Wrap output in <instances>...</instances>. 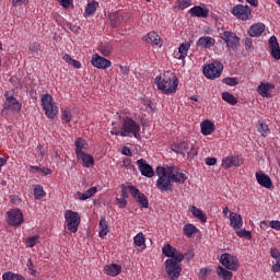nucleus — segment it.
I'll return each instance as SVG.
<instances>
[{"label": "nucleus", "instance_id": "nucleus-1", "mask_svg": "<svg viewBox=\"0 0 280 280\" xmlns=\"http://www.w3.org/2000/svg\"><path fill=\"white\" fill-rule=\"evenodd\" d=\"M154 83L156 84L159 91H162V93H165V95L176 93L178 90V78L173 72H167L163 75L156 77L154 79Z\"/></svg>", "mask_w": 280, "mask_h": 280}, {"label": "nucleus", "instance_id": "nucleus-2", "mask_svg": "<svg viewBox=\"0 0 280 280\" xmlns=\"http://www.w3.org/2000/svg\"><path fill=\"white\" fill-rule=\"evenodd\" d=\"M120 130H122L124 137H135V139H141V125L135 121L132 117H120Z\"/></svg>", "mask_w": 280, "mask_h": 280}, {"label": "nucleus", "instance_id": "nucleus-3", "mask_svg": "<svg viewBox=\"0 0 280 280\" xmlns=\"http://www.w3.org/2000/svg\"><path fill=\"white\" fill-rule=\"evenodd\" d=\"M42 106L48 119H56L58 117L59 108L51 94H45L42 96Z\"/></svg>", "mask_w": 280, "mask_h": 280}, {"label": "nucleus", "instance_id": "nucleus-4", "mask_svg": "<svg viewBox=\"0 0 280 280\" xmlns=\"http://www.w3.org/2000/svg\"><path fill=\"white\" fill-rule=\"evenodd\" d=\"M156 176L159 177L156 180L158 189H160V191H171L172 177L167 174V168L158 166Z\"/></svg>", "mask_w": 280, "mask_h": 280}, {"label": "nucleus", "instance_id": "nucleus-5", "mask_svg": "<svg viewBox=\"0 0 280 280\" xmlns=\"http://www.w3.org/2000/svg\"><path fill=\"white\" fill-rule=\"evenodd\" d=\"M4 103H3V109L2 113H12L15 115L16 113H21V108H23V105L16 97H14L13 94L10 92L4 93Z\"/></svg>", "mask_w": 280, "mask_h": 280}, {"label": "nucleus", "instance_id": "nucleus-6", "mask_svg": "<svg viewBox=\"0 0 280 280\" xmlns=\"http://www.w3.org/2000/svg\"><path fill=\"white\" fill-rule=\"evenodd\" d=\"M171 150L176 154H182V156L187 154L188 159L190 160L198 156V149H196V147L192 144L189 145L187 142L174 143L171 145Z\"/></svg>", "mask_w": 280, "mask_h": 280}, {"label": "nucleus", "instance_id": "nucleus-7", "mask_svg": "<svg viewBox=\"0 0 280 280\" xmlns=\"http://www.w3.org/2000/svg\"><path fill=\"white\" fill-rule=\"evenodd\" d=\"M65 220L67 222V229L71 233H78L80 228V214L72 210H66Z\"/></svg>", "mask_w": 280, "mask_h": 280}, {"label": "nucleus", "instance_id": "nucleus-8", "mask_svg": "<svg viewBox=\"0 0 280 280\" xmlns=\"http://www.w3.org/2000/svg\"><path fill=\"white\" fill-rule=\"evenodd\" d=\"M224 69V66L220 61H214L212 63L207 65L203 68V74L209 80H215V78H220L222 75V71Z\"/></svg>", "mask_w": 280, "mask_h": 280}, {"label": "nucleus", "instance_id": "nucleus-9", "mask_svg": "<svg viewBox=\"0 0 280 280\" xmlns=\"http://www.w3.org/2000/svg\"><path fill=\"white\" fill-rule=\"evenodd\" d=\"M166 172L172 183H177L178 185H185L187 180V175L185 174L184 170H180L178 166H167Z\"/></svg>", "mask_w": 280, "mask_h": 280}, {"label": "nucleus", "instance_id": "nucleus-10", "mask_svg": "<svg viewBox=\"0 0 280 280\" xmlns=\"http://www.w3.org/2000/svg\"><path fill=\"white\" fill-rule=\"evenodd\" d=\"M108 19L112 27H119L122 23L130 21V12L115 11L108 14Z\"/></svg>", "mask_w": 280, "mask_h": 280}, {"label": "nucleus", "instance_id": "nucleus-11", "mask_svg": "<svg viewBox=\"0 0 280 280\" xmlns=\"http://www.w3.org/2000/svg\"><path fill=\"white\" fill-rule=\"evenodd\" d=\"M221 39L225 43L229 49L235 51L240 47V37L232 31H225L221 35Z\"/></svg>", "mask_w": 280, "mask_h": 280}, {"label": "nucleus", "instance_id": "nucleus-12", "mask_svg": "<svg viewBox=\"0 0 280 280\" xmlns=\"http://www.w3.org/2000/svg\"><path fill=\"white\" fill-rule=\"evenodd\" d=\"M7 222L10 226H21L23 224V212L19 208L7 212Z\"/></svg>", "mask_w": 280, "mask_h": 280}, {"label": "nucleus", "instance_id": "nucleus-13", "mask_svg": "<svg viewBox=\"0 0 280 280\" xmlns=\"http://www.w3.org/2000/svg\"><path fill=\"white\" fill-rule=\"evenodd\" d=\"M128 189H129V194L132 196V198H135L138 205L142 209H148V207L150 206V201H148V197H145V195L135 186L129 185Z\"/></svg>", "mask_w": 280, "mask_h": 280}, {"label": "nucleus", "instance_id": "nucleus-14", "mask_svg": "<svg viewBox=\"0 0 280 280\" xmlns=\"http://www.w3.org/2000/svg\"><path fill=\"white\" fill-rule=\"evenodd\" d=\"M165 270L171 280H178V277H180V272H183L180 264L167 259L165 260Z\"/></svg>", "mask_w": 280, "mask_h": 280}, {"label": "nucleus", "instance_id": "nucleus-15", "mask_svg": "<svg viewBox=\"0 0 280 280\" xmlns=\"http://www.w3.org/2000/svg\"><path fill=\"white\" fill-rule=\"evenodd\" d=\"M250 7L244 4H236L232 9V14L240 21H248L250 19Z\"/></svg>", "mask_w": 280, "mask_h": 280}, {"label": "nucleus", "instance_id": "nucleus-16", "mask_svg": "<svg viewBox=\"0 0 280 280\" xmlns=\"http://www.w3.org/2000/svg\"><path fill=\"white\" fill-rule=\"evenodd\" d=\"M220 262L224 268H228V270H237V268H240V260L231 254H222Z\"/></svg>", "mask_w": 280, "mask_h": 280}, {"label": "nucleus", "instance_id": "nucleus-17", "mask_svg": "<svg viewBox=\"0 0 280 280\" xmlns=\"http://www.w3.org/2000/svg\"><path fill=\"white\" fill-rule=\"evenodd\" d=\"M92 67L96 69H108L112 67L113 62L110 60L100 56V54H94L91 59Z\"/></svg>", "mask_w": 280, "mask_h": 280}, {"label": "nucleus", "instance_id": "nucleus-18", "mask_svg": "<svg viewBox=\"0 0 280 280\" xmlns=\"http://www.w3.org/2000/svg\"><path fill=\"white\" fill-rule=\"evenodd\" d=\"M138 170L142 176L147 178H152L154 176V168L143 159L137 161Z\"/></svg>", "mask_w": 280, "mask_h": 280}, {"label": "nucleus", "instance_id": "nucleus-19", "mask_svg": "<svg viewBox=\"0 0 280 280\" xmlns=\"http://www.w3.org/2000/svg\"><path fill=\"white\" fill-rule=\"evenodd\" d=\"M188 13L197 19H207L209 16V9L206 4L195 5L189 9Z\"/></svg>", "mask_w": 280, "mask_h": 280}, {"label": "nucleus", "instance_id": "nucleus-20", "mask_svg": "<svg viewBox=\"0 0 280 280\" xmlns=\"http://www.w3.org/2000/svg\"><path fill=\"white\" fill-rule=\"evenodd\" d=\"M240 165H242V160L240 156L229 155L222 160V167H224V170H231V167H240Z\"/></svg>", "mask_w": 280, "mask_h": 280}, {"label": "nucleus", "instance_id": "nucleus-21", "mask_svg": "<svg viewBox=\"0 0 280 280\" xmlns=\"http://www.w3.org/2000/svg\"><path fill=\"white\" fill-rule=\"evenodd\" d=\"M192 40L182 43L178 47V52L175 55L177 60H185L187 55L189 54V49H191Z\"/></svg>", "mask_w": 280, "mask_h": 280}, {"label": "nucleus", "instance_id": "nucleus-22", "mask_svg": "<svg viewBox=\"0 0 280 280\" xmlns=\"http://www.w3.org/2000/svg\"><path fill=\"white\" fill-rule=\"evenodd\" d=\"M256 180L265 189H271L272 187V179L266 173L256 172Z\"/></svg>", "mask_w": 280, "mask_h": 280}, {"label": "nucleus", "instance_id": "nucleus-23", "mask_svg": "<svg viewBox=\"0 0 280 280\" xmlns=\"http://www.w3.org/2000/svg\"><path fill=\"white\" fill-rule=\"evenodd\" d=\"M266 32V25L264 23L253 24L248 30V36L252 38H259Z\"/></svg>", "mask_w": 280, "mask_h": 280}, {"label": "nucleus", "instance_id": "nucleus-24", "mask_svg": "<svg viewBox=\"0 0 280 280\" xmlns=\"http://www.w3.org/2000/svg\"><path fill=\"white\" fill-rule=\"evenodd\" d=\"M269 49L271 51L272 58L280 60V47L279 42L277 40V36H271L269 38Z\"/></svg>", "mask_w": 280, "mask_h": 280}, {"label": "nucleus", "instance_id": "nucleus-25", "mask_svg": "<svg viewBox=\"0 0 280 280\" xmlns=\"http://www.w3.org/2000/svg\"><path fill=\"white\" fill-rule=\"evenodd\" d=\"M215 45V38L211 36H202L197 40V47H201V49H211Z\"/></svg>", "mask_w": 280, "mask_h": 280}, {"label": "nucleus", "instance_id": "nucleus-26", "mask_svg": "<svg viewBox=\"0 0 280 280\" xmlns=\"http://www.w3.org/2000/svg\"><path fill=\"white\" fill-rule=\"evenodd\" d=\"M200 128H201V133L203 135V137H209V135H213V132L215 130V124H213V121H211V120H203L200 124Z\"/></svg>", "mask_w": 280, "mask_h": 280}, {"label": "nucleus", "instance_id": "nucleus-27", "mask_svg": "<svg viewBox=\"0 0 280 280\" xmlns=\"http://www.w3.org/2000/svg\"><path fill=\"white\" fill-rule=\"evenodd\" d=\"M230 226H232V229H241L242 226H244V219H242V215L235 212H231Z\"/></svg>", "mask_w": 280, "mask_h": 280}, {"label": "nucleus", "instance_id": "nucleus-28", "mask_svg": "<svg viewBox=\"0 0 280 280\" xmlns=\"http://www.w3.org/2000/svg\"><path fill=\"white\" fill-rule=\"evenodd\" d=\"M104 272L109 277H117V275L121 273V266L117 264L106 265L104 267Z\"/></svg>", "mask_w": 280, "mask_h": 280}, {"label": "nucleus", "instance_id": "nucleus-29", "mask_svg": "<svg viewBox=\"0 0 280 280\" xmlns=\"http://www.w3.org/2000/svg\"><path fill=\"white\" fill-rule=\"evenodd\" d=\"M256 128L257 132H259L261 137H268L270 135V127H268V122L264 119L257 121Z\"/></svg>", "mask_w": 280, "mask_h": 280}, {"label": "nucleus", "instance_id": "nucleus-30", "mask_svg": "<svg viewBox=\"0 0 280 280\" xmlns=\"http://www.w3.org/2000/svg\"><path fill=\"white\" fill-rule=\"evenodd\" d=\"M144 43H149L150 45H161V36L156 34V32H150L143 37Z\"/></svg>", "mask_w": 280, "mask_h": 280}, {"label": "nucleus", "instance_id": "nucleus-31", "mask_svg": "<svg viewBox=\"0 0 280 280\" xmlns=\"http://www.w3.org/2000/svg\"><path fill=\"white\" fill-rule=\"evenodd\" d=\"M189 211L190 213H192L194 218L200 220L203 224L205 222H207V214H205V212L200 208L196 206H190Z\"/></svg>", "mask_w": 280, "mask_h": 280}, {"label": "nucleus", "instance_id": "nucleus-32", "mask_svg": "<svg viewBox=\"0 0 280 280\" xmlns=\"http://www.w3.org/2000/svg\"><path fill=\"white\" fill-rule=\"evenodd\" d=\"M77 159H79V161H82L83 167H91L92 165H95V160L91 154L81 153L77 155Z\"/></svg>", "mask_w": 280, "mask_h": 280}, {"label": "nucleus", "instance_id": "nucleus-33", "mask_svg": "<svg viewBox=\"0 0 280 280\" xmlns=\"http://www.w3.org/2000/svg\"><path fill=\"white\" fill-rule=\"evenodd\" d=\"M75 145V154L77 156L80 154H84L83 150H88L89 144L86 143V140L82 139V138H78L74 142Z\"/></svg>", "mask_w": 280, "mask_h": 280}, {"label": "nucleus", "instance_id": "nucleus-34", "mask_svg": "<svg viewBox=\"0 0 280 280\" xmlns=\"http://www.w3.org/2000/svg\"><path fill=\"white\" fill-rule=\"evenodd\" d=\"M98 229H101L98 232L100 237H106V235H108L110 230L108 229V221H106V218H101Z\"/></svg>", "mask_w": 280, "mask_h": 280}, {"label": "nucleus", "instance_id": "nucleus-35", "mask_svg": "<svg viewBox=\"0 0 280 280\" xmlns=\"http://www.w3.org/2000/svg\"><path fill=\"white\" fill-rule=\"evenodd\" d=\"M270 89H275V85H272L271 83H261L257 91L259 93V95H261V97H270Z\"/></svg>", "mask_w": 280, "mask_h": 280}, {"label": "nucleus", "instance_id": "nucleus-36", "mask_svg": "<svg viewBox=\"0 0 280 280\" xmlns=\"http://www.w3.org/2000/svg\"><path fill=\"white\" fill-rule=\"evenodd\" d=\"M189 7H191V0H177L174 3L173 9L180 12L183 10H187V8H189Z\"/></svg>", "mask_w": 280, "mask_h": 280}, {"label": "nucleus", "instance_id": "nucleus-37", "mask_svg": "<svg viewBox=\"0 0 280 280\" xmlns=\"http://www.w3.org/2000/svg\"><path fill=\"white\" fill-rule=\"evenodd\" d=\"M183 231L186 237H192L195 233H198V228L191 223H187L184 225Z\"/></svg>", "mask_w": 280, "mask_h": 280}, {"label": "nucleus", "instance_id": "nucleus-38", "mask_svg": "<svg viewBox=\"0 0 280 280\" xmlns=\"http://www.w3.org/2000/svg\"><path fill=\"white\" fill-rule=\"evenodd\" d=\"M217 275L218 277H221L223 280H231L233 279V272L224 269V267H218L217 268Z\"/></svg>", "mask_w": 280, "mask_h": 280}, {"label": "nucleus", "instance_id": "nucleus-39", "mask_svg": "<svg viewBox=\"0 0 280 280\" xmlns=\"http://www.w3.org/2000/svg\"><path fill=\"white\" fill-rule=\"evenodd\" d=\"M45 196H47V192L45 191L43 186L42 185H35L34 186V198H35V200H43V198H45Z\"/></svg>", "mask_w": 280, "mask_h": 280}, {"label": "nucleus", "instance_id": "nucleus-40", "mask_svg": "<svg viewBox=\"0 0 280 280\" xmlns=\"http://www.w3.org/2000/svg\"><path fill=\"white\" fill-rule=\"evenodd\" d=\"M97 8H100V2L97 1H92L86 5L85 9V14L88 16H93L95 14V12H97Z\"/></svg>", "mask_w": 280, "mask_h": 280}, {"label": "nucleus", "instance_id": "nucleus-41", "mask_svg": "<svg viewBox=\"0 0 280 280\" xmlns=\"http://www.w3.org/2000/svg\"><path fill=\"white\" fill-rule=\"evenodd\" d=\"M2 280H25V277H23V275L20 273L7 271L2 275Z\"/></svg>", "mask_w": 280, "mask_h": 280}, {"label": "nucleus", "instance_id": "nucleus-42", "mask_svg": "<svg viewBox=\"0 0 280 280\" xmlns=\"http://www.w3.org/2000/svg\"><path fill=\"white\" fill-rule=\"evenodd\" d=\"M221 97L224 102H226L228 104H231V106H235V104H237V97H235L233 94H231L230 92H223L221 94Z\"/></svg>", "mask_w": 280, "mask_h": 280}, {"label": "nucleus", "instance_id": "nucleus-43", "mask_svg": "<svg viewBox=\"0 0 280 280\" xmlns=\"http://www.w3.org/2000/svg\"><path fill=\"white\" fill-rule=\"evenodd\" d=\"M98 51L102 54V56L108 57V56H110V54H113V45L101 44L98 46Z\"/></svg>", "mask_w": 280, "mask_h": 280}, {"label": "nucleus", "instance_id": "nucleus-44", "mask_svg": "<svg viewBox=\"0 0 280 280\" xmlns=\"http://www.w3.org/2000/svg\"><path fill=\"white\" fill-rule=\"evenodd\" d=\"M39 242H40V236L34 235L26 238L25 245L27 246V248H34V246Z\"/></svg>", "mask_w": 280, "mask_h": 280}, {"label": "nucleus", "instance_id": "nucleus-45", "mask_svg": "<svg viewBox=\"0 0 280 280\" xmlns=\"http://www.w3.org/2000/svg\"><path fill=\"white\" fill-rule=\"evenodd\" d=\"M71 110L69 108L61 109L62 124H69L72 119Z\"/></svg>", "mask_w": 280, "mask_h": 280}, {"label": "nucleus", "instance_id": "nucleus-46", "mask_svg": "<svg viewBox=\"0 0 280 280\" xmlns=\"http://www.w3.org/2000/svg\"><path fill=\"white\" fill-rule=\"evenodd\" d=\"M162 253L163 255H165V257H174V254L176 253V248L172 247V245L166 244L163 248H162Z\"/></svg>", "mask_w": 280, "mask_h": 280}, {"label": "nucleus", "instance_id": "nucleus-47", "mask_svg": "<svg viewBox=\"0 0 280 280\" xmlns=\"http://www.w3.org/2000/svg\"><path fill=\"white\" fill-rule=\"evenodd\" d=\"M133 244L138 247H141L143 246V244H145V236L143 235V233L140 232L133 237Z\"/></svg>", "mask_w": 280, "mask_h": 280}, {"label": "nucleus", "instance_id": "nucleus-48", "mask_svg": "<svg viewBox=\"0 0 280 280\" xmlns=\"http://www.w3.org/2000/svg\"><path fill=\"white\" fill-rule=\"evenodd\" d=\"M183 259H185V255H183L182 253L178 252V249H176L175 254L173 255L172 258L168 259V261H173L175 264H180V261H183Z\"/></svg>", "mask_w": 280, "mask_h": 280}, {"label": "nucleus", "instance_id": "nucleus-49", "mask_svg": "<svg viewBox=\"0 0 280 280\" xmlns=\"http://www.w3.org/2000/svg\"><path fill=\"white\" fill-rule=\"evenodd\" d=\"M237 237H245V240H252L253 234L248 230H238L236 231Z\"/></svg>", "mask_w": 280, "mask_h": 280}, {"label": "nucleus", "instance_id": "nucleus-50", "mask_svg": "<svg viewBox=\"0 0 280 280\" xmlns=\"http://www.w3.org/2000/svg\"><path fill=\"white\" fill-rule=\"evenodd\" d=\"M223 84H226L228 86H237L240 82L237 81V78L228 77L223 79Z\"/></svg>", "mask_w": 280, "mask_h": 280}, {"label": "nucleus", "instance_id": "nucleus-51", "mask_svg": "<svg viewBox=\"0 0 280 280\" xmlns=\"http://www.w3.org/2000/svg\"><path fill=\"white\" fill-rule=\"evenodd\" d=\"M58 1H59V4L62 5L66 10H69V8L73 5L72 0H58Z\"/></svg>", "mask_w": 280, "mask_h": 280}, {"label": "nucleus", "instance_id": "nucleus-52", "mask_svg": "<svg viewBox=\"0 0 280 280\" xmlns=\"http://www.w3.org/2000/svg\"><path fill=\"white\" fill-rule=\"evenodd\" d=\"M245 49H246V51L253 50V38H250V37L245 38Z\"/></svg>", "mask_w": 280, "mask_h": 280}, {"label": "nucleus", "instance_id": "nucleus-53", "mask_svg": "<svg viewBox=\"0 0 280 280\" xmlns=\"http://www.w3.org/2000/svg\"><path fill=\"white\" fill-rule=\"evenodd\" d=\"M270 229H273L275 231H280V221L279 220H272L269 222Z\"/></svg>", "mask_w": 280, "mask_h": 280}, {"label": "nucleus", "instance_id": "nucleus-54", "mask_svg": "<svg viewBox=\"0 0 280 280\" xmlns=\"http://www.w3.org/2000/svg\"><path fill=\"white\" fill-rule=\"evenodd\" d=\"M119 69L122 73V78H128V73H130V67L120 65Z\"/></svg>", "mask_w": 280, "mask_h": 280}, {"label": "nucleus", "instance_id": "nucleus-55", "mask_svg": "<svg viewBox=\"0 0 280 280\" xmlns=\"http://www.w3.org/2000/svg\"><path fill=\"white\" fill-rule=\"evenodd\" d=\"M270 255L273 259H276V261H280V253H279V249L277 248H272L270 250Z\"/></svg>", "mask_w": 280, "mask_h": 280}, {"label": "nucleus", "instance_id": "nucleus-56", "mask_svg": "<svg viewBox=\"0 0 280 280\" xmlns=\"http://www.w3.org/2000/svg\"><path fill=\"white\" fill-rule=\"evenodd\" d=\"M117 205L119 207V209H126V207L128 206V201L124 198L121 199H117Z\"/></svg>", "mask_w": 280, "mask_h": 280}, {"label": "nucleus", "instance_id": "nucleus-57", "mask_svg": "<svg viewBox=\"0 0 280 280\" xmlns=\"http://www.w3.org/2000/svg\"><path fill=\"white\" fill-rule=\"evenodd\" d=\"M110 135H114L115 137H124V131L122 129L118 130L117 127H114L110 130Z\"/></svg>", "mask_w": 280, "mask_h": 280}, {"label": "nucleus", "instance_id": "nucleus-58", "mask_svg": "<svg viewBox=\"0 0 280 280\" xmlns=\"http://www.w3.org/2000/svg\"><path fill=\"white\" fill-rule=\"evenodd\" d=\"M206 165L213 166L218 163V159L215 158H206L205 160Z\"/></svg>", "mask_w": 280, "mask_h": 280}, {"label": "nucleus", "instance_id": "nucleus-59", "mask_svg": "<svg viewBox=\"0 0 280 280\" xmlns=\"http://www.w3.org/2000/svg\"><path fill=\"white\" fill-rule=\"evenodd\" d=\"M121 154H124L125 156H132V151L130 150L129 147H124L121 149Z\"/></svg>", "mask_w": 280, "mask_h": 280}, {"label": "nucleus", "instance_id": "nucleus-60", "mask_svg": "<svg viewBox=\"0 0 280 280\" xmlns=\"http://www.w3.org/2000/svg\"><path fill=\"white\" fill-rule=\"evenodd\" d=\"M121 198L126 200L128 198V187L126 185H121Z\"/></svg>", "mask_w": 280, "mask_h": 280}, {"label": "nucleus", "instance_id": "nucleus-61", "mask_svg": "<svg viewBox=\"0 0 280 280\" xmlns=\"http://www.w3.org/2000/svg\"><path fill=\"white\" fill-rule=\"evenodd\" d=\"M86 194L89 195V197H93L97 194V187H91L86 190Z\"/></svg>", "mask_w": 280, "mask_h": 280}, {"label": "nucleus", "instance_id": "nucleus-62", "mask_svg": "<svg viewBox=\"0 0 280 280\" xmlns=\"http://www.w3.org/2000/svg\"><path fill=\"white\" fill-rule=\"evenodd\" d=\"M207 275H209V270L207 268H201L199 271V276L201 279H207Z\"/></svg>", "mask_w": 280, "mask_h": 280}, {"label": "nucleus", "instance_id": "nucleus-63", "mask_svg": "<svg viewBox=\"0 0 280 280\" xmlns=\"http://www.w3.org/2000/svg\"><path fill=\"white\" fill-rule=\"evenodd\" d=\"M78 196H79V200H89V198H91L90 196H89V192H78Z\"/></svg>", "mask_w": 280, "mask_h": 280}, {"label": "nucleus", "instance_id": "nucleus-64", "mask_svg": "<svg viewBox=\"0 0 280 280\" xmlns=\"http://www.w3.org/2000/svg\"><path fill=\"white\" fill-rule=\"evenodd\" d=\"M272 272H280V260H276V264L272 266Z\"/></svg>", "mask_w": 280, "mask_h": 280}]
</instances>
